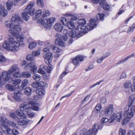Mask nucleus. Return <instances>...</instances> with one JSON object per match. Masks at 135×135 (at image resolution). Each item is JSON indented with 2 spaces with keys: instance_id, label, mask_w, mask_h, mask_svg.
<instances>
[{
  "instance_id": "nucleus-1",
  "label": "nucleus",
  "mask_w": 135,
  "mask_h": 135,
  "mask_svg": "<svg viewBox=\"0 0 135 135\" xmlns=\"http://www.w3.org/2000/svg\"><path fill=\"white\" fill-rule=\"evenodd\" d=\"M16 40V38L15 37L11 36L8 38L7 41L3 44V47L8 51L13 52L18 51L20 44Z\"/></svg>"
},
{
  "instance_id": "nucleus-2",
  "label": "nucleus",
  "mask_w": 135,
  "mask_h": 135,
  "mask_svg": "<svg viewBox=\"0 0 135 135\" xmlns=\"http://www.w3.org/2000/svg\"><path fill=\"white\" fill-rule=\"evenodd\" d=\"M11 21L12 22L18 23V24L13 23L12 26L9 30V32L13 35L18 33L21 30V27L19 24L22 23V21L21 17L18 15H14L11 18Z\"/></svg>"
},
{
  "instance_id": "nucleus-3",
  "label": "nucleus",
  "mask_w": 135,
  "mask_h": 135,
  "mask_svg": "<svg viewBox=\"0 0 135 135\" xmlns=\"http://www.w3.org/2000/svg\"><path fill=\"white\" fill-rule=\"evenodd\" d=\"M104 14L98 13L96 16V19H90L89 20L90 24L88 25V27L85 26H83L81 27V30L82 32L84 33H86L88 31H90L93 29L97 26L96 23L98 20H100L103 21L104 18Z\"/></svg>"
},
{
  "instance_id": "nucleus-4",
  "label": "nucleus",
  "mask_w": 135,
  "mask_h": 135,
  "mask_svg": "<svg viewBox=\"0 0 135 135\" xmlns=\"http://www.w3.org/2000/svg\"><path fill=\"white\" fill-rule=\"evenodd\" d=\"M8 72L11 74L13 73V76L16 78L20 77V70L19 68L16 64L12 65L8 70Z\"/></svg>"
},
{
  "instance_id": "nucleus-5",
  "label": "nucleus",
  "mask_w": 135,
  "mask_h": 135,
  "mask_svg": "<svg viewBox=\"0 0 135 135\" xmlns=\"http://www.w3.org/2000/svg\"><path fill=\"white\" fill-rule=\"evenodd\" d=\"M55 17H51L46 20L47 23H46L45 21L42 19H40L38 20V22L41 24L42 25H43L47 29L50 28V25L55 22Z\"/></svg>"
},
{
  "instance_id": "nucleus-6",
  "label": "nucleus",
  "mask_w": 135,
  "mask_h": 135,
  "mask_svg": "<svg viewBox=\"0 0 135 135\" xmlns=\"http://www.w3.org/2000/svg\"><path fill=\"white\" fill-rule=\"evenodd\" d=\"M35 4V2L31 1L28 3L27 6L26 8L27 12L31 15H33L35 11V8L33 7Z\"/></svg>"
},
{
  "instance_id": "nucleus-7",
  "label": "nucleus",
  "mask_w": 135,
  "mask_h": 135,
  "mask_svg": "<svg viewBox=\"0 0 135 135\" xmlns=\"http://www.w3.org/2000/svg\"><path fill=\"white\" fill-rule=\"evenodd\" d=\"M68 35H64L61 37V39L59 38V37L56 40L55 43L56 45H59L60 46H65V43L64 41H66L68 39Z\"/></svg>"
},
{
  "instance_id": "nucleus-8",
  "label": "nucleus",
  "mask_w": 135,
  "mask_h": 135,
  "mask_svg": "<svg viewBox=\"0 0 135 135\" xmlns=\"http://www.w3.org/2000/svg\"><path fill=\"white\" fill-rule=\"evenodd\" d=\"M60 21L63 25L67 26L69 29H72L74 27L73 22L70 21H68L64 17H61Z\"/></svg>"
},
{
  "instance_id": "nucleus-9",
  "label": "nucleus",
  "mask_w": 135,
  "mask_h": 135,
  "mask_svg": "<svg viewBox=\"0 0 135 135\" xmlns=\"http://www.w3.org/2000/svg\"><path fill=\"white\" fill-rule=\"evenodd\" d=\"M25 70H28L30 69V71L32 73H34L37 69V66L35 65L34 62H31L29 64L27 63L24 67Z\"/></svg>"
},
{
  "instance_id": "nucleus-10",
  "label": "nucleus",
  "mask_w": 135,
  "mask_h": 135,
  "mask_svg": "<svg viewBox=\"0 0 135 135\" xmlns=\"http://www.w3.org/2000/svg\"><path fill=\"white\" fill-rule=\"evenodd\" d=\"M114 111V107L113 104H110L104 109L103 111L105 116H108L110 115Z\"/></svg>"
},
{
  "instance_id": "nucleus-11",
  "label": "nucleus",
  "mask_w": 135,
  "mask_h": 135,
  "mask_svg": "<svg viewBox=\"0 0 135 135\" xmlns=\"http://www.w3.org/2000/svg\"><path fill=\"white\" fill-rule=\"evenodd\" d=\"M122 113L121 112L113 114L111 116L110 119L109 120L111 121L112 123L114 122L115 120L119 122L122 119Z\"/></svg>"
},
{
  "instance_id": "nucleus-12",
  "label": "nucleus",
  "mask_w": 135,
  "mask_h": 135,
  "mask_svg": "<svg viewBox=\"0 0 135 135\" xmlns=\"http://www.w3.org/2000/svg\"><path fill=\"white\" fill-rule=\"evenodd\" d=\"M72 30L69 32V35L71 38H73L75 37H79L83 35L82 33L80 31H78V30Z\"/></svg>"
},
{
  "instance_id": "nucleus-13",
  "label": "nucleus",
  "mask_w": 135,
  "mask_h": 135,
  "mask_svg": "<svg viewBox=\"0 0 135 135\" xmlns=\"http://www.w3.org/2000/svg\"><path fill=\"white\" fill-rule=\"evenodd\" d=\"M10 73L8 71H4L2 73V78L3 80L6 81H10L9 79H10Z\"/></svg>"
},
{
  "instance_id": "nucleus-14",
  "label": "nucleus",
  "mask_w": 135,
  "mask_h": 135,
  "mask_svg": "<svg viewBox=\"0 0 135 135\" xmlns=\"http://www.w3.org/2000/svg\"><path fill=\"white\" fill-rule=\"evenodd\" d=\"M9 121L6 118L4 117H0V124L1 126L6 128L8 125Z\"/></svg>"
},
{
  "instance_id": "nucleus-15",
  "label": "nucleus",
  "mask_w": 135,
  "mask_h": 135,
  "mask_svg": "<svg viewBox=\"0 0 135 135\" xmlns=\"http://www.w3.org/2000/svg\"><path fill=\"white\" fill-rule=\"evenodd\" d=\"M99 4L105 10L110 11V6L105 2V0H101V2H100Z\"/></svg>"
},
{
  "instance_id": "nucleus-16",
  "label": "nucleus",
  "mask_w": 135,
  "mask_h": 135,
  "mask_svg": "<svg viewBox=\"0 0 135 135\" xmlns=\"http://www.w3.org/2000/svg\"><path fill=\"white\" fill-rule=\"evenodd\" d=\"M8 12L5 9L4 6L1 4H0V16L2 15L3 17H5L7 16Z\"/></svg>"
},
{
  "instance_id": "nucleus-17",
  "label": "nucleus",
  "mask_w": 135,
  "mask_h": 135,
  "mask_svg": "<svg viewBox=\"0 0 135 135\" xmlns=\"http://www.w3.org/2000/svg\"><path fill=\"white\" fill-rule=\"evenodd\" d=\"M30 120H24L19 118L17 120L18 123L21 126L27 125Z\"/></svg>"
},
{
  "instance_id": "nucleus-18",
  "label": "nucleus",
  "mask_w": 135,
  "mask_h": 135,
  "mask_svg": "<svg viewBox=\"0 0 135 135\" xmlns=\"http://www.w3.org/2000/svg\"><path fill=\"white\" fill-rule=\"evenodd\" d=\"M22 95L21 91L16 90L14 92V95L13 96V98L16 100H18L20 99V97Z\"/></svg>"
},
{
  "instance_id": "nucleus-19",
  "label": "nucleus",
  "mask_w": 135,
  "mask_h": 135,
  "mask_svg": "<svg viewBox=\"0 0 135 135\" xmlns=\"http://www.w3.org/2000/svg\"><path fill=\"white\" fill-rule=\"evenodd\" d=\"M20 110L22 111H26L28 110H31V108H30V106L28 104H22L20 105Z\"/></svg>"
},
{
  "instance_id": "nucleus-20",
  "label": "nucleus",
  "mask_w": 135,
  "mask_h": 135,
  "mask_svg": "<svg viewBox=\"0 0 135 135\" xmlns=\"http://www.w3.org/2000/svg\"><path fill=\"white\" fill-rule=\"evenodd\" d=\"M54 28L56 31L60 32L63 29V27L61 23H57L55 24Z\"/></svg>"
},
{
  "instance_id": "nucleus-21",
  "label": "nucleus",
  "mask_w": 135,
  "mask_h": 135,
  "mask_svg": "<svg viewBox=\"0 0 135 135\" xmlns=\"http://www.w3.org/2000/svg\"><path fill=\"white\" fill-rule=\"evenodd\" d=\"M43 57L45 60H47L49 62H51V59L52 58V53L49 52L44 55Z\"/></svg>"
},
{
  "instance_id": "nucleus-22",
  "label": "nucleus",
  "mask_w": 135,
  "mask_h": 135,
  "mask_svg": "<svg viewBox=\"0 0 135 135\" xmlns=\"http://www.w3.org/2000/svg\"><path fill=\"white\" fill-rule=\"evenodd\" d=\"M36 102L33 100H31L28 102V103L32 105L30 108L31 109H32L35 111H37L39 109V107L36 105H33V104H35Z\"/></svg>"
},
{
  "instance_id": "nucleus-23",
  "label": "nucleus",
  "mask_w": 135,
  "mask_h": 135,
  "mask_svg": "<svg viewBox=\"0 0 135 135\" xmlns=\"http://www.w3.org/2000/svg\"><path fill=\"white\" fill-rule=\"evenodd\" d=\"M132 57H135V55L134 53H133L129 55V56L125 57L122 60L119 61L117 63V64H119L121 63L124 62L126 61V60H128L129 58Z\"/></svg>"
},
{
  "instance_id": "nucleus-24",
  "label": "nucleus",
  "mask_w": 135,
  "mask_h": 135,
  "mask_svg": "<svg viewBox=\"0 0 135 135\" xmlns=\"http://www.w3.org/2000/svg\"><path fill=\"white\" fill-rule=\"evenodd\" d=\"M134 113L127 110L124 113V116L125 118H131L133 116Z\"/></svg>"
},
{
  "instance_id": "nucleus-25",
  "label": "nucleus",
  "mask_w": 135,
  "mask_h": 135,
  "mask_svg": "<svg viewBox=\"0 0 135 135\" xmlns=\"http://www.w3.org/2000/svg\"><path fill=\"white\" fill-rule=\"evenodd\" d=\"M16 114L21 118L26 119L27 117L26 114L23 113V111L21 112L19 110H16Z\"/></svg>"
},
{
  "instance_id": "nucleus-26",
  "label": "nucleus",
  "mask_w": 135,
  "mask_h": 135,
  "mask_svg": "<svg viewBox=\"0 0 135 135\" xmlns=\"http://www.w3.org/2000/svg\"><path fill=\"white\" fill-rule=\"evenodd\" d=\"M50 47L52 49L54 53H59L62 51L59 47H56L55 45H51L50 46Z\"/></svg>"
},
{
  "instance_id": "nucleus-27",
  "label": "nucleus",
  "mask_w": 135,
  "mask_h": 135,
  "mask_svg": "<svg viewBox=\"0 0 135 135\" xmlns=\"http://www.w3.org/2000/svg\"><path fill=\"white\" fill-rule=\"evenodd\" d=\"M80 133L81 134H83V135H91L92 134L91 129L87 131L85 128L83 129L81 131Z\"/></svg>"
},
{
  "instance_id": "nucleus-28",
  "label": "nucleus",
  "mask_w": 135,
  "mask_h": 135,
  "mask_svg": "<svg viewBox=\"0 0 135 135\" xmlns=\"http://www.w3.org/2000/svg\"><path fill=\"white\" fill-rule=\"evenodd\" d=\"M6 88L10 91H13L16 90L17 88L16 86L12 85L10 84H7L6 85Z\"/></svg>"
},
{
  "instance_id": "nucleus-29",
  "label": "nucleus",
  "mask_w": 135,
  "mask_h": 135,
  "mask_svg": "<svg viewBox=\"0 0 135 135\" xmlns=\"http://www.w3.org/2000/svg\"><path fill=\"white\" fill-rule=\"evenodd\" d=\"M21 80L20 79H15L14 80L9 81V82L11 83L15 86L19 85L21 82Z\"/></svg>"
},
{
  "instance_id": "nucleus-30",
  "label": "nucleus",
  "mask_w": 135,
  "mask_h": 135,
  "mask_svg": "<svg viewBox=\"0 0 135 135\" xmlns=\"http://www.w3.org/2000/svg\"><path fill=\"white\" fill-rule=\"evenodd\" d=\"M50 12L48 10L43 9L42 11V17H46L50 15Z\"/></svg>"
},
{
  "instance_id": "nucleus-31",
  "label": "nucleus",
  "mask_w": 135,
  "mask_h": 135,
  "mask_svg": "<svg viewBox=\"0 0 135 135\" xmlns=\"http://www.w3.org/2000/svg\"><path fill=\"white\" fill-rule=\"evenodd\" d=\"M98 128H99L98 124H95L93 127L92 130H91V132L92 133H94L97 132L98 130Z\"/></svg>"
},
{
  "instance_id": "nucleus-32",
  "label": "nucleus",
  "mask_w": 135,
  "mask_h": 135,
  "mask_svg": "<svg viewBox=\"0 0 135 135\" xmlns=\"http://www.w3.org/2000/svg\"><path fill=\"white\" fill-rule=\"evenodd\" d=\"M6 4L7 6V8L8 10H10L11 9L13 6L12 2L10 1H8L6 2Z\"/></svg>"
},
{
  "instance_id": "nucleus-33",
  "label": "nucleus",
  "mask_w": 135,
  "mask_h": 135,
  "mask_svg": "<svg viewBox=\"0 0 135 135\" xmlns=\"http://www.w3.org/2000/svg\"><path fill=\"white\" fill-rule=\"evenodd\" d=\"M45 91L41 88H39L36 90V92L37 94L40 95H43L44 94Z\"/></svg>"
},
{
  "instance_id": "nucleus-34",
  "label": "nucleus",
  "mask_w": 135,
  "mask_h": 135,
  "mask_svg": "<svg viewBox=\"0 0 135 135\" xmlns=\"http://www.w3.org/2000/svg\"><path fill=\"white\" fill-rule=\"evenodd\" d=\"M36 43L34 41H31L29 43L28 48L30 49H32L36 47Z\"/></svg>"
},
{
  "instance_id": "nucleus-35",
  "label": "nucleus",
  "mask_w": 135,
  "mask_h": 135,
  "mask_svg": "<svg viewBox=\"0 0 135 135\" xmlns=\"http://www.w3.org/2000/svg\"><path fill=\"white\" fill-rule=\"evenodd\" d=\"M102 108V107L100 104H98L95 107L96 110L95 111V112L97 113H100Z\"/></svg>"
},
{
  "instance_id": "nucleus-36",
  "label": "nucleus",
  "mask_w": 135,
  "mask_h": 135,
  "mask_svg": "<svg viewBox=\"0 0 135 135\" xmlns=\"http://www.w3.org/2000/svg\"><path fill=\"white\" fill-rule=\"evenodd\" d=\"M32 91V89L30 87H27L26 88L24 92L25 94L27 95H30Z\"/></svg>"
},
{
  "instance_id": "nucleus-37",
  "label": "nucleus",
  "mask_w": 135,
  "mask_h": 135,
  "mask_svg": "<svg viewBox=\"0 0 135 135\" xmlns=\"http://www.w3.org/2000/svg\"><path fill=\"white\" fill-rule=\"evenodd\" d=\"M22 76L23 77L28 78L30 77L31 75V74L27 72H24L22 73Z\"/></svg>"
},
{
  "instance_id": "nucleus-38",
  "label": "nucleus",
  "mask_w": 135,
  "mask_h": 135,
  "mask_svg": "<svg viewBox=\"0 0 135 135\" xmlns=\"http://www.w3.org/2000/svg\"><path fill=\"white\" fill-rule=\"evenodd\" d=\"M44 66L42 65H41L40 66V68L38 69L37 70V72L41 74H43L45 73V71L44 70L43 67Z\"/></svg>"
},
{
  "instance_id": "nucleus-39",
  "label": "nucleus",
  "mask_w": 135,
  "mask_h": 135,
  "mask_svg": "<svg viewBox=\"0 0 135 135\" xmlns=\"http://www.w3.org/2000/svg\"><path fill=\"white\" fill-rule=\"evenodd\" d=\"M44 69L48 73H50L52 69V68L51 66H46L43 67Z\"/></svg>"
},
{
  "instance_id": "nucleus-40",
  "label": "nucleus",
  "mask_w": 135,
  "mask_h": 135,
  "mask_svg": "<svg viewBox=\"0 0 135 135\" xmlns=\"http://www.w3.org/2000/svg\"><path fill=\"white\" fill-rule=\"evenodd\" d=\"M13 24V23H11L10 21H6L4 22L5 26L7 28H10V29L12 26Z\"/></svg>"
},
{
  "instance_id": "nucleus-41",
  "label": "nucleus",
  "mask_w": 135,
  "mask_h": 135,
  "mask_svg": "<svg viewBox=\"0 0 135 135\" xmlns=\"http://www.w3.org/2000/svg\"><path fill=\"white\" fill-rule=\"evenodd\" d=\"M128 110H129V111H131L134 114L135 113V106L133 105L131 107L130 104H129Z\"/></svg>"
},
{
  "instance_id": "nucleus-42",
  "label": "nucleus",
  "mask_w": 135,
  "mask_h": 135,
  "mask_svg": "<svg viewBox=\"0 0 135 135\" xmlns=\"http://www.w3.org/2000/svg\"><path fill=\"white\" fill-rule=\"evenodd\" d=\"M36 3L39 6L42 7L44 6V3L43 0H37Z\"/></svg>"
},
{
  "instance_id": "nucleus-43",
  "label": "nucleus",
  "mask_w": 135,
  "mask_h": 135,
  "mask_svg": "<svg viewBox=\"0 0 135 135\" xmlns=\"http://www.w3.org/2000/svg\"><path fill=\"white\" fill-rule=\"evenodd\" d=\"M110 119V118L108 119L107 118H103L101 120V122L102 123L104 124L106 123V122H108L109 123H112V122H110V120H109Z\"/></svg>"
},
{
  "instance_id": "nucleus-44",
  "label": "nucleus",
  "mask_w": 135,
  "mask_h": 135,
  "mask_svg": "<svg viewBox=\"0 0 135 135\" xmlns=\"http://www.w3.org/2000/svg\"><path fill=\"white\" fill-rule=\"evenodd\" d=\"M22 16L23 19L26 21H27L30 18L26 12L23 13L22 14Z\"/></svg>"
},
{
  "instance_id": "nucleus-45",
  "label": "nucleus",
  "mask_w": 135,
  "mask_h": 135,
  "mask_svg": "<svg viewBox=\"0 0 135 135\" xmlns=\"http://www.w3.org/2000/svg\"><path fill=\"white\" fill-rule=\"evenodd\" d=\"M28 80L27 79H25L22 82L21 86L23 89L25 87L28 83Z\"/></svg>"
},
{
  "instance_id": "nucleus-46",
  "label": "nucleus",
  "mask_w": 135,
  "mask_h": 135,
  "mask_svg": "<svg viewBox=\"0 0 135 135\" xmlns=\"http://www.w3.org/2000/svg\"><path fill=\"white\" fill-rule=\"evenodd\" d=\"M42 10L41 9H38L37 10L36 12L35 16L37 18H38L40 16L41 14H40L41 13H42Z\"/></svg>"
},
{
  "instance_id": "nucleus-47",
  "label": "nucleus",
  "mask_w": 135,
  "mask_h": 135,
  "mask_svg": "<svg viewBox=\"0 0 135 135\" xmlns=\"http://www.w3.org/2000/svg\"><path fill=\"white\" fill-rule=\"evenodd\" d=\"M9 116L10 117L12 118L15 120L17 121L19 119L15 113H10Z\"/></svg>"
},
{
  "instance_id": "nucleus-48",
  "label": "nucleus",
  "mask_w": 135,
  "mask_h": 135,
  "mask_svg": "<svg viewBox=\"0 0 135 135\" xmlns=\"http://www.w3.org/2000/svg\"><path fill=\"white\" fill-rule=\"evenodd\" d=\"M78 23L79 25H83L86 23V21L85 19H81L78 20Z\"/></svg>"
},
{
  "instance_id": "nucleus-49",
  "label": "nucleus",
  "mask_w": 135,
  "mask_h": 135,
  "mask_svg": "<svg viewBox=\"0 0 135 135\" xmlns=\"http://www.w3.org/2000/svg\"><path fill=\"white\" fill-rule=\"evenodd\" d=\"M34 79L36 81H39L41 79V76L37 74H35L33 76Z\"/></svg>"
},
{
  "instance_id": "nucleus-50",
  "label": "nucleus",
  "mask_w": 135,
  "mask_h": 135,
  "mask_svg": "<svg viewBox=\"0 0 135 135\" xmlns=\"http://www.w3.org/2000/svg\"><path fill=\"white\" fill-rule=\"evenodd\" d=\"M6 61V59L5 57L2 55H0V63H3Z\"/></svg>"
},
{
  "instance_id": "nucleus-51",
  "label": "nucleus",
  "mask_w": 135,
  "mask_h": 135,
  "mask_svg": "<svg viewBox=\"0 0 135 135\" xmlns=\"http://www.w3.org/2000/svg\"><path fill=\"white\" fill-rule=\"evenodd\" d=\"M38 86H40L41 87H44L46 86L47 85L46 83L43 81H41L38 82Z\"/></svg>"
},
{
  "instance_id": "nucleus-52",
  "label": "nucleus",
  "mask_w": 135,
  "mask_h": 135,
  "mask_svg": "<svg viewBox=\"0 0 135 135\" xmlns=\"http://www.w3.org/2000/svg\"><path fill=\"white\" fill-rule=\"evenodd\" d=\"M135 98V95L133 94L130 95L129 97V101L131 104L134 101Z\"/></svg>"
},
{
  "instance_id": "nucleus-53",
  "label": "nucleus",
  "mask_w": 135,
  "mask_h": 135,
  "mask_svg": "<svg viewBox=\"0 0 135 135\" xmlns=\"http://www.w3.org/2000/svg\"><path fill=\"white\" fill-rule=\"evenodd\" d=\"M16 39L18 41L22 42L23 40L24 39V36L23 35L18 36L16 37Z\"/></svg>"
},
{
  "instance_id": "nucleus-54",
  "label": "nucleus",
  "mask_w": 135,
  "mask_h": 135,
  "mask_svg": "<svg viewBox=\"0 0 135 135\" xmlns=\"http://www.w3.org/2000/svg\"><path fill=\"white\" fill-rule=\"evenodd\" d=\"M126 133V130L124 129L121 128L119 129V135H125Z\"/></svg>"
},
{
  "instance_id": "nucleus-55",
  "label": "nucleus",
  "mask_w": 135,
  "mask_h": 135,
  "mask_svg": "<svg viewBox=\"0 0 135 135\" xmlns=\"http://www.w3.org/2000/svg\"><path fill=\"white\" fill-rule=\"evenodd\" d=\"M131 84V83L130 81H126L124 84V87L126 88H129L130 87Z\"/></svg>"
},
{
  "instance_id": "nucleus-56",
  "label": "nucleus",
  "mask_w": 135,
  "mask_h": 135,
  "mask_svg": "<svg viewBox=\"0 0 135 135\" xmlns=\"http://www.w3.org/2000/svg\"><path fill=\"white\" fill-rule=\"evenodd\" d=\"M104 81V80H101L100 81H99L97 82L96 83H94L90 86V88H93L97 85H99L101 83L103 82Z\"/></svg>"
},
{
  "instance_id": "nucleus-57",
  "label": "nucleus",
  "mask_w": 135,
  "mask_h": 135,
  "mask_svg": "<svg viewBox=\"0 0 135 135\" xmlns=\"http://www.w3.org/2000/svg\"><path fill=\"white\" fill-rule=\"evenodd\" d=\"M33 56L32 54L28 55L26 56V58L28 60L32 61L33 59Z\"/></svg>"
},
{
  "instance_id": "nucleus-58",
  "label": "nucleus",
  "mask_w": 135,
  "mask_h": 135,
  "mask_svg": "<svg viewBox=\"0 0 135 135\" xmlns=\"http://www.w3.org/2000/svg\"><path fill=\"white\" fill-rule=\"evenodd\" d=\"M9 124L10 126H11L13 128H16L17 127L16 123L13 121H11L10 122H9L8 124Z\"/></svg>"
},
{
  "instance_id": "nucleus-59",
  "label": "nucleus",
  "mask_w": 135,
  "mask_h": 135,
  "mask_svg": "<svg viewBox=\"0 0 135 135\" xmlns=\"http://www.w3.org/2000/svg\"><path fill=\"white\" fill-rule=\"evenodd\" d=\"M40 54V52L38 50L34 51L32 52V54L34 56H37Z\"/></svg>"
},
{
  "instance_id": "nucleus-60",
  "label": "nucleus",
  "mask_w": 135,
  "mask_h": 135,
  "mask_svg": "<svg viewBox=\"0 0 135 135\" xmlns=\"http://www.w3.org/2000/svg\"><path fill=\"white\" fill-rule=\"evenodd\" d=\"M78 18V15L76 14L72 15L70 19L72 20H76Z\"/></svg>"
},
{
  "instance_id": "nucleus-61",
  "label": "nucleus",
  "mask_w": 135,
  "mask_h": 135,
  "mask_svg": "<svg viewBox=\"0 0 135 135\" xmlns=\"http://www.w3.org/2000/svg\"><path fill=\"white\" fill-rule=\"evenodd\" d=\"M72 63L74 65H77L79 63L78 60L76 57L73 59Z\"/></svg>"
},
{
  "instance_id": "nucleus-62",
  "label": "nucleus",
  "mask_w": 135,
  "mask_h": 135,
  "mask_svg": "<svg viewBox=\"0 0 135 135\" xmlns=\"http://www.w3.org/2000/svg\"><path fill=\"white\" fill-rule=\"evenodd\" d=\"M26 114L28 115V116L30 118H33L36 114L34 113H30L29 112H27Z\"/></svg>"
},
{
  "instance_id": "nucleus-63",
  "label": "nucleus",
  "mask_w": 135,
  "mask_h": 135,
  "mask_svg": "<svg viewBox=\"0 0 135 135\" xmlns=\"http://www.w3.org/2000/svg\"><path fill=\"white\" fill-rule=\"evenodd\" d=\"M104 59V57H103V56L97 59V62L98 63H101L102 62L103 60Z\"/></svg>"
},
{
  "instance_id": "nucleus-64",
  "label": "nucleus",
  "mask_w": 135,
  "mask_h": 135,
  "mask_svg": "<svg viewBox=\"0 0 135 135\" xmlns=\"http://www.w3.org/2000/svg\"><path fill=\"white\" fill-rule=\"evenodd\" d=\"M34 88H36L38 86V82H35L31 85Z\"/></svg>"
}]
</instances>
